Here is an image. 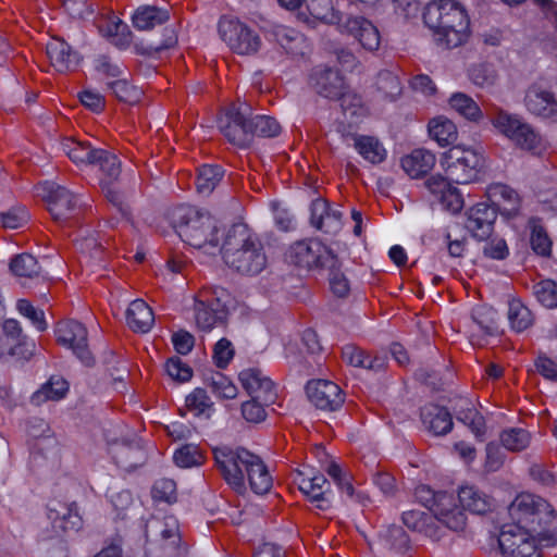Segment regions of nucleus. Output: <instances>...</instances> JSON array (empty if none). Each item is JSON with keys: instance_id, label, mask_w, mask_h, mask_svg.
Segmentation results:
<instances>
[{"instance_id": "nucleus-1", "label": "nucleus", "mask_w": 557, "mask_h": 557, "mask_svg": "<svg viewBox=\"0 0 557 557\" xmlns=\"http://www.w3.org/2000/svg\"><path fill=\"white\" fill-rule=\"evenodd\" d=\"M213 456L221 475L235 492L246 491V479L257 495L271 490L273 480L260 456L244 447L230 446L215 447Z\"/></svg>"}, {"instance_id": "nucleus-2", "label": "nucleus", "mask_w": 557, "mask_h": 557, "mask_svg": "<svg viewBox=\"0 0 557 557\" xmlns=\"http://www.w3.org/2000/svg\"><path fill=\"white\" fill-rule=\"evenodd\" d=\"M220 252L226 265L245 275L259 274L268 261L261 239L244 223L228 227Z\"/></svg>"}, {"instance_id": "nucleus-3", "label": "nucleus", "mask_w": 557, "mask_h": 557, "mask_svg": "<svg viewBox=\"0 0 557 557\" xmlns=\"http://www.w3.org/2000/svg\"><path fill=\"white\" fill-rule=\"evenodd\" d=\"M423 20L437 44L450 49L463 44L470 21L466 9L456 0H433L424 9Z\"/></svg>"}, {"instance_id": "nucleus-4", "label": "nucleus", "mask_w": 557, "mask_h": 557, "mask_svg": "<svg viewBox=\"0 0 557 557\" xmlns=\"http://www.w3.org/2000/svg\"><path fill=\"white\" fill-rule=\"evenodd\" d=\"M175 228L181 239L189 246L208 255L220 252V227L208 211L193 207L180 208L175 213Z\"/></svg>"}, {"instance_id": "nucleus-5", "label": "nucleus", "mask_w": 557, "mask_h": 557, "mask_svg": "<svg viewBox=\"0 0 557 557\" xmlns=\"http://www.w3.org/2000/svg\"><path fill=\"white\" fill-rule=\"evenodd\" d=\"M512 520L506 525H517L519 532L542 535L553 527L556 520L555 510L542 497L523 493L518 495L508 507Z\"/></svg>"}, {"instance_id": "nucleus-6", "label": "nucleus", "mask_w": 557, "mask_h": 557, "mask_svg": "<svg viewBox=\"0 0 557 557\" xmlns=\"http://www.w3.org/2000/svg\"><path fill=\"white\" fill-rule=\"evenodd\" d=\"M441 166L448 181L469 184L479 178L484 166V157L473 148L454 146L442 154Z\"/></svg>"}, {"instance_id": "nucleus-7", "label": "nucleus", "mask_w": 557, "mask_h": 557, "mask_svg": "<svg viewBox=\"0 0 557 557\" xmlns=\"http://www.w3.org/2000/svg\"><path fill=\"white\" fill-rule=\"evenodd\" d=\"M414 498L431 510L449 530L461 531L465 528L466 515L456 505L454 495L435 492L429 485L420 484L414 490Z\"/></svg>"}, {"instance_id": "nucleus-8", "label": "nucleus", "mask_w": 557, "mask_h": 557, "mask_svg": "<svg viewBox=\"0 0 557 557\" xmlns=\"http://www.w3.org/2000/svg\"><path fill=\"white\" fill-rule=\"evenodd\" d=\"M144 533L150 549H161L163 557H185L187 548L181 543L178 521L175 517H151L145 524Z\"/></svg>"}, {"instance_id": "nucleus-9", "label": "nucleus", "mask_w": 557, "mask_h": 557, "mask_svg": "<svg viewBox=\"0 0 557 557\" xmlns=\"http://www.w3.org/2000/svg\"><path fill=\"white\" fill-rule=\"evenodd\" d=\"M495 128L512 140L521 149L540 153L544 149L542 136L519 115L496 109L491 116Z\"/></svg>"}, {"instance_id": "nucleus-10", "label": "nucleus", "mask_w": 557, "mask_h": 557, "mask_svg": "<svg viewBox=\"0 0 557 557\" xmlns=\"http://www.w3.org/2000/svg\"><path fill=\"white\" fill-rule=\"evenodd\" d=\"M286 256L290 263L305 270H321L337 267L338 264L337 255L315 238L294 243Z\"/></svg>"}, {"instance_id": "nucleus-11", "label": "nucleus", "mask_w": 557, "mask_h": 557, "mask_svg": "<svg viewBox=\"0 0 557 557\" xmlns=\"http://www.w3.org/2000/svg\"><path fill=\"white\" fill-rule=\"evenodd\" d=\"M195 304V320L197 326L205 331L223 325L228 314V293L221 287H215L210 293L202 295Z\"/></svg>"}, {"instance_id": "nucleus-12", "label": "nucleus", "mask_w": 557, "mask_h": 557, "mask_svg": "<svg viewBox=\"0 0 557 557\" xmlns=\"http://www.w3.org/2000/svg\"><path fill=\"white\" fill-rule=\"evenodd\" d=\"M310 84L320 96L339 100L344 109L349 98L358 101L357 95L346 89L344 77L335 69L315 67L310 75Z\"/></svg>"}, {"instance_id": "nucleus-13", "label": "nucleus", "mask_w": 557, "mask_h": 557, "mask_svg": "<svg viewBox=\"0 0 557 557\" xmlns=\"http://www.w3.org/2000/svg\"><path fill=\"white\" fill-rule=\"evenodd\" d=\"M536 536L519 532L517 525H503L498 544L504 557H542Z\"/></svg>"}, {"instance_id": "nucleus-14", "label": "nucleus", "mask_w": 557, "mask_h": 557, "mask_svg": "<svg viewBox=\"0 0 557 557\" xmlns=\"http://www.w3.org/2000/svg\"><path fill=\"white\" fill-rule=\"evenodd\" d=\"M57 342L72 349L74 355L86 366L94 363V358L88 349L87 329L78 321L66 320L58 323L55 327Z\"/></svg>"}, {"instance_id": "nucleus-15", "label": "nucleus", "mask_w": 557, "mask_h": 557, "mask_svg": "<svg viewBox=\"0 0 557 557\" xmlns=\"http://www.w3.org/2000/svg\"><path fill=\"white\" fill-rule=\"evenodd\" d=\"M219 33L223 41L239 54L257 52L261 44L259 36L238 21L221 18Z\"/></svg>"}, {"instance_id": "nucleus-16", "label": "nucleus", "mask_w": 557, "mask_h": 557, "mask_svg": "<svg viewBox=\"0 0 557 557\" xmlns=\"http://www.w3.org/2000/svg\"><path fill=\"white\" fill-rule=\"evenodd\" d=\"M248 104L232 107L219 119V128L224 136L239 147H247L251 141Z\"/></svg>"}, {"instance_id": "nucleus-17", "label": "nucleus", "mask_w": 557, "mask_h": 557, "mask_svg": "<svg viewBox=\"0 0 557 557\" xmlns=\"http://www.w3.org/2000/svg\"><path fill=\"white\" fill-rule=\"evenodd\" d=\"M40 190L49 212L57 221L67 219L79 206V198L74 193L54 182H45Z\"/></svg>"}, {"instance_id": "nucleus-18", "label": "nucleus", "mask_w": 557, "mask_h": 557, "mask_svg": "<svg viewBox=\"0 0 557 557\" xmlns=\"http://www.w3.org/2000/svg\"><path fill=\"white\" fill-rule=\"evenodd\" d=\"M341 33L348 34L368 51H375L381 44V35L377 27L361 15H347L339 27Z\"/></svg>"}, {"instance_id": "nucleus-19", "label": "nucleus", "mask_w": 557, "mask_h": 557, "mask_svg": "<svg viewBox=\"0 0 557 557\" xmlns=\"http://www.w3.org/2000/svg\"><path fill=\"white\" fill-rule=\"evenodd\" d=\"M306 393L310 403L320 410L335 411L344 403L342 389L331 381H310L306 386Z\"/></svg>"}, {"instance_id": "nucleus-20", "label": "nucleus", "mask_w": 557, "mask_h": 557, "mask_svg": "<svg viewBox=\"0 0 557 557\" xmlns=\"http://www.w3.org/2000/svg\"><path fill=\"white\" fill-rule=\"evenodd\" d=\"M496 219L497 210L485 202H480L468 210L466 228L478 240H486L494 231Z\"/></svg>"}, {"instance_id": "nucleus-21", "label": "nucleus", "mask_w": 557, "mask_h": 557, "mask_svg": "<svg viewBox=\"0 0 557 557\" xmlns=\"http://www.w3.org/2000/svg\"><path fill=\"white\" fill-rule=\"evenodd\" d=\"M527 110L542 119L557 117V97L541 84L531 85L524 96Z\"/></svg>"}, {"instance_id": "nucleus-22", "label": "nucleus", "mask_w": 557, "mask_h": 557, "mask_svg": "<svg viewBox=\"0 0 557 557\" xmlns=\"http://www.w3.org/2000/svg\"><path fill=\"white\" fill-rule=\"evenodd\" d=\"M243 388L251 398L261 399L264 403H274L276 391L273 382L261 370L249 368L243 370L239 375Z\"/></svg>"}, {"instance_id": "nucleus-23", "label": "nucleus", "mask_w": 557, "mask_h": 557, "mask_svg": "<svg viewBox=\"0 0 557 557\" xmlns=\"http://www.w3.org/2000/svg\"><path fill=\"white\" fill-rule=\"evenodd\" d=\"M451 183L441 175H434L426 180L425 186L445 210L458 213L463 207V198Z\"/></svg>"}, {"instance_id": "nucleus-24", "label": "nucleus", "mask_w": 557, "mask_h": 557, "mask_svg": "<svg viewBox=\"0 0 557 557\" xmlns=\"http://www.w3.org/2000/svg\"><path fill=\"white\" fill-rule=\"evenodd\" d=\"M299 490L315 504L320 510H327L331 507V484L323 474L306 475L298 473Z\"/></svg>"}, {"instance_id": "nucleus-25", "label": "nucleus", "mask_w": 557, "mask_h": 557, "mask_svg": "<svg viewBox=\"0 0 557 557\" xmlns=\"http://www.w3.org/2000/svg\"><path fill=\"white\" fill-rule=\"evenodd\" d=\"M310 224L326 234H335L342 227V212L331 208L322 198H317L310 206Z\"/></svg>"}, {"instance_id": "nucleus-26", "label": "nucleus", "mask_w": 557, "mask_h": 557, "mask_svg": "<svg viewBox=\"0 0 557 557\" xmlns=\"http://www.w3.org/2000/svg\"><path fill=\"white\" fill-rule=\"evenodd\" d=\"M47 517L57 536L67 530H78L82 524L75 503L67 505L60 502H51L48 505Z\"/></svg>"}, {"instance_id": "nucleus-27", "label": "nucleus", "mask_w": 557, "mask_h": 557, "mask_svg": "<svg viewBox=\"0 0 557 557\" xmlns=\"http://www.w3.org/2000/svg\"><path fill=\"white\" fill-rule=\"evenodd\" d=\"M46 49L52 66L60 73L72 71L79 63L78 53L61 38H52Z\"/></svg>"}, {"instance_id": "nucleus-28", "label": "nucleus", "mask_w": 557, "mask_h": 557, "mask_svg": "<svg viewBox=\"0 0 557 557\" xmlns=\"http://www.w3.org/2000/svg\"><path fill=\"white\" fill-rule=\"evenodd\" d=\"M421 421L429 432L436 436L446 435L453 429L454 422L447 408L428 404L421 408Z\"/></svg>"}, {"instance_id": "nucleus-29", "label": "nucleus", "mask_w": 557, "mask_h": 557, "mask_svg": "<svg viewBox=\"0 0 557 557\" xmlns=\"http://www.w3.org/2000/svg\"><path fill=\"white\" fill-rule=\"evenodd\" d=\"M10 270L14 276L21 280V284L24 286H26L27 281L46 277L37 258L27 252L14 256L10 261Z\"/></svg>"}, {"instance_id": "nucleus-30", "label": "nucleus", "mask_w": 557, "mask_h": 557, "mask_svg": "<svg viewBox=\"0 0 557 557\" xmlns=\"http://www.w3.org/2000/svg\"><path fill=\"white\" fill-rule=\"evenodd\" d=\"M169 18L170 12L168 9L145 4L134 11L132 23L138 30H150L166 23Z\"/></svg>"}, {"instance_id": "nucleus-31", "label": "nucleus", "mask_w": 557, "mask_h": 557, "mask_svg": "<svg viewBox=\"0 0 557 557\" xmlns=\"http://www.w3.org/2000/svg\"><path fill=\"white\" fill-rule=\"evenodd\" d=\"M435 156L426 149H414L401 158L403 170L412 178H418L430 172L435 165Z\"/></svg>"}, {"instance_id": "nucleus-32", "label": "nucleus", "mask_w": 557, "mask_h": 557, "mask_svg": "<svg viewBox=\"0 0 557 557\" xmlns=\"http://www.w3.org/2000/svg\"><path fill=\"white\" fill-rule=\"evenodd\" d=\"M89 165L101 172L100 184H112L121 174V162L117 157L101 148H96Z\"/></svg>"}, {"instance_id": "nucleus-33", "label": "nucleus", "mask_w": 557, "mask_h": 557, "mask_svg": "<svg viewBox=\"0 0 557 557\" xmlns=\"http://www.w3.org/2000/svg\"><path fill=\"white\" fill-rule=\"evenodd\" d=\"M454 412L458 421L462 422L472 431L476 437H483L485 434V419L474 408L468 398H459L454 406Z\"/></svg>"}, {"instance_id": "nucleus-34", "label": "nucleus", "mask_w": 557, "mask_h": 557, "mask_svg": "<svg viewBox=\"0 0 557 557\" xmlns=\"http://www.w3.org/2000/svg\"><path fill=\"white\" fill-rule=\"evenodd\" d=\"M126 322L134 332H149L154 323L152 309L143 299H136L127 308Z\"/></svg>"}, {"instance_id": "nucleus-35", "label": "nucleus", "mask_w": 557, "mask_h": 557, "mask_svg": "<svg viewBox=\"0 0 557 557\" xmlns=\"http://www.w3.org/2000/svg\"><path fill=\"white\" fill-rule=\"evenodd\" d=\"M458 499L465 510L474 515H484L488 512L493 506L492 498L472 485L460 487Z\"/></svg>"}, {"instance_id": "nucleus-36", "label": "nucleus", "mask_w": 557, "mask_h": 557, "mask_svg": "<svg viewBox=\"0 0 557 557\" xmlns=\"http://www.w3.org/2000/svg\"><path fill=\"white\" fill-rule=\"evenodd\" d=\"M354 147L358 153L371 164H380L387 157V151L383 144L373 136H355Z\"/></svg>"}, {"instance_id": "nucleus-37", "label": "nucleus", "mask_w": 557, "mask_h": 557, "mask_svg": "<svg viewBox=\"0 0 557 557\" xmlns=\"http://www.w3.org/2000/svg\"><path fill=\"white\" fill-rule=\"evenodd\" d=\"M67 391V382L59 375H52L47 383L32 395L30 401L36 406L49 400L57 401L62 399Z\"/></svg>"}, {"instance_id": "nucleus-38", "label": "nucleus", "mask_w": 557, "mask_h": 557, "mask_svg": "<svg viewBox=\"0 0 557 557\" xmlns=\"http://www.w3.org/2000/svg\"><path fill=\"white\" fill-rule=\"evenodd\" d=\"M343 360L356 368H362L367 370L377 371L383 368V359L379 357H371L366 354L364 350L355 346L346 345L342 349Z\"/></svg>"}, {"instance_id": "nucleus-39", "label": "nucleus", "mask_w": 557, "mask_h": 557, "mask_svg": "<svg viewBox=\"0 0 557 557\" xmlns=\"http://www.w3.org/2000/svg\"><path fill=\"white\" fill-rule=\"evenodd\" d=\"M430 136L442 147L451 145L458 137L456 125L444 116H437L429 122Z\"/></svg>"}, {"instance_id": "nucleus-40", "label": "nucleus", "mask_w": 557, "mask_h": 557, "mask_svg": "<svg viewBox=\"0 0 557 557\" xmlns=\"http://www.w3.org/2000/svg\"><path fill=\"white\" fill-rule=\"evenodd\" d=\"M311 16L324 24L337 25L338 28L345 16L335 10L331 0H311L308 5Z\"/></svg>"}, {"instance_id": "nucleus-41", "label": "nucleus", "mask_w": 557, "mask_h": 557, "mask_svg": "<svg viewBox=\"0 0 557 557\" xmlns=\"http://www.w3.org/2000/svg\"><path fill=\"white\" fill-rule=\"evenodd\" d=\"M507 318L510 327L517 333L525 331L533 324L532 312L518 299L509 301Z\"/></svg>"}, {"instance_id": "nucleus-42", "label": "nucleus", "mask_w": 557, "mask_h": 557, "mask_svg": "<svg viewBox=\"0 0 557 557\" xmlns=\"http://www.w3.org/2000/svg\"><path fill=\"white\" fill-rule=\"evenodd\" d=\"M450 107L465 119L476 122L482 117L478 103L468 95L456 92L449 98Z\"/></svg>"}, {"instance_id": "nucleus-43", "label": "nucleus", "mask_w": 557, "mask_h": 557, "mask_svg": "<svg viewBox=\"0 0 557 557\" xmlns=\"http://www.w3.org/2000/svg\"><path fill=\"white\" fill-rule=\"evenodd\" d=\"M499 438L507 450L521 451L530 445L531 434L522 428H508L502 431Z\"/></svg>"}, {"instance_id": "nucleus-44", "label": "nucleus", "mask_w": 557, "mask_h": 557, "mask_svg": "<svg viewBox=\"0 0 557 557\" xmlns=\"http://www.w3.org/2000/svg\"><path fill=\"white\" fill-rule=\"evenodd\" d=\"M223 175L224 171L220 165H202L198 171L197 190L203 195L211 194Z\"/></svg>"}, {"instance_id": "nucleus-45", "label": "nucleus", "mask_w": 557, "mask_h": 557, "mask_svg": "<svg viewBox=\"0 0 557 557\" xmlns=\"http://www.w3.org/2000/svg\"><path fill=\"white\" fill-rule=\"evenodd\" d=\"M63 152L75 163L89 165L96 148L88 143L66 139L61 144Z\"/></svg>"}, {"instance_id": "nucleus-46", "label": "nucleus", "mask_w": 557, "mask_h": 557, "mask_svg": "<svg viewBox=\"0 0 557 557\" xmlns=\"http://www.w3.org/2000/svg\"><path fill=\"white\" fill-rule=\"evenodd\" d=\"M185 403L187 409L197 417L210 418L213 412V403L203 388H195Z\"/></svg>"}, {"instance_id": "nucleus-47", "label": "nucleus", "mask_w": 557, "mask_h": 557, "mask_svg": "<svg viewBox=\"0 0 557 557\" xmlns=\"http://www.w3.org/2000/svg\"><path fill=\"white\" fill-rule=\"evenodd\" d=\"M107 88L122 102L134 104L141 98V90L131 85L125 78L106 82Z\"/></svg>"}, {"instance_id": "nucleus-48", "label": "nucleus", "mask_w": 557, "mask_h": 557, "mask_svg": "<svg viewBox=\"0 0 557 557\" xmlns=\"http://www.w3.org/2000/svg\"><path fill=\"white\" fill-rule=\"evenodd\" d=\"M249 126L251 128V138L259 137H275L281 133V125L278 122L269 115H251L249 112Z\"/></svg>"}, {"instance_id": "nucleus-49", "label": "nucleus", "mask_w": 557, "mask_h": 557, "mask_svg": "<svg viewBox=\"0 0 557 557\" xmlns=\"http://www.w3.org/2000/svg\"><path fill=\"white\" fill-rule=\"evenodd\" d=\"M472 319L486 335H496L498 333L497 312L493 308L486 306L474 308Z\"/></svg>"}, {"instance_id": "nucleus-50", "label": "nucleus", "mask_w": 557, "mask_h": 557, "mask_svg": "<svg viewBox=\"0 0 557 557\" xmlns=\"http://www.w3.org/2000/svg\"><path fill=\"white\" fill-rule=\"evenodd\" d=\"M377 90L385 99L394 100L401 92L399 78L391 71H381L376 79Z\"/></svg>"}, {"instance_id": "nucleus-51", "label": "nucleus", "mask_w": 557, "mask_h": 557, "mask_svg": "<svg viewBox=\"0 0 557 557\" xmlns=\"http://www.w3.org/2000/svg\"><path fill=\"white\" fill-rule=\"evenodd\" d=\"M386 546L396 552H405L409 547V539L404 529L399 525H389L381 534Z\"/></svg>"}, {"instance_id": "nucleus-52", "label": "nucleus", "mask_w": 557, "mask_h": 557, "mask_svg": "<svg viewBox=\"0 0 557 557\" xmlns=\"http://www.w3.org/2000/svg\"><path fill=\"white\" fill-rule=\"evenodd\" d=\"M173 460L181 468H191L201 465L202 455L197 446L186 444L175 450Z\"/></svg>"}, {"instance_id": "nucleus-53", "label": "nucleus", "mask_w": 557, "mask_h": 557, "mask_svg": "<svg viewBox=\"0 0 557 557\" xmlns=\"http://www.w3.org/2000/svg\"><path fill=\"white\" fill-rule=\"evenodd\" d=\"M534 295L544 307H557V284L554 281L544 280L535 284Z\"/></svg>"}, {"instance_id": "nucleus-54", "label": "nucleus", "mask_w": 557, "mask_h": 557, "mask_svg": "<svg viewBox=\"0 0 557 557\" xmlns=\"http://www.w3.org/2000/svg\"><path fill=\"white\" fill-rule=\"evenodd\" d=\"M212 393L220 398L233 399L237 396V387L224 374L216 372L210 379Z\"/></svg>"}, {"instance_id": "nucleus-55", "label": "nucleus", "mask_w": 557, "mask_h": 557, "mask_svg": "<svg viewBox=\"0 0 557 557\" xmlns=\"http://www.w3.org/2000/svg\"><path fill=\"white\" fill-rule=\"evenodd\" d=\"M95 71L108 81L117 79L123 74L121 66L113 62L110 57L101 54L94 60Z\"/></svg>"}, {"instance_id": "nucleus-56", "label": "nucleus", "mask_w": 557, "mask_h": 557, "mask_svg": "<svg viewBox=\"0 0 557 557\" xmlns=\"http://www.w3.org/2000/svg\"><path fill=\"white\" fill-rule=\"evenodd\" d=\"M533 251L542 257H548L552 252V240L541 225H534L530 238Z\"/></svg>"}, {"instance_id": "nucleus-57", "label": "nucleus", "mask_w": 557, "mask_h": 557, "mask_svg": "<svg viewBox=\"0 0 557 557\" xmlns=\"http://www.w3.org/2000/svg\"><path fill=\"white\" fill-rule=\"evenodd\" d=\"M491 193L495 197L499 196L508 203V207H505L504 210L507 211L509 215H513L518 212L520 198L515 189L504 184H496L491 188Z\"/></svg>"}, {"instance_id": "nucleus-58", "label": "nucleus", "mask_w": 557, "mask_h": 557, "mask_svg": "<svg viewBox=\"0 0 557 557\" xmlns=\"http://www.w3.org/2000/svg\"><path fill=\"white\" fill-rule=\"evenodd\" d=\"M326 472L343 493L350 498L354 497L355 490L351 484V478L347 472L343 471V469L333 461L327 466Z\"/></svg>"}, {"instance_id": "nucleus-59", "label": "nucleus", "mask_w": 557, "mask_h": 557, "mask_svg": "<svg viewBox=\"0 0 557 557\" xmlns=\"http://www.w3.org/2000/svg\"><path fill=\"white\" fill-rule=\"evenodd\" d=\"M272 403H264L261 399L251 398L242 405V414L244 419L251 423H259L267 417L264 407Z\"/></svg>"}, {"instance_id": "nucleus-60", "label": "nucleus", "mask_w": 557, "mask_h": 557, "mask_svg": "<svg viewBox=\"0 0 557 557\" xmlns=\"http://www.w3.org/2000/svg\"><path fill=\"white\" fill-rule=\"evenodd\" d=\"M18 312L30 320L33 325L42 332L47 329L45 313L42 310L36 309L27 299H20L16 304Z\"/></svg>"}, {"instance_id": "nucleus-61", "label": "nucleus", "mask_w": 557, "mask_h": 557, "mask_svg": "<svg viewBox=\"0 0 557 557\" xmlns=\"http://www.w3.org/2000/svg\"><path fill=\"white\" fill-rule=\"evenodd\" d=\"M152 497L159 502L173 503L176 500V483L171 479H160L154 482Z\"/></svg>"}, {"instance_id": "nucleus-62", "label": "nucleus", "mask_w": 557, "mask_h": 557, "mask_svg": "<svg viewBox=\"0 0 557 557\" xmlns=\"http://www.w3.org/2000/svg\"><path fill=\"white\" fill-rule=\"evenodd\" d=\"M165 371L177 382H187L193 376V370L180 357H172L165 363Z\"/></svg>"}, {"instance_id": "nucleus-63", "label": "nucleus", "mask_w": 557, "mask_h": 557, "mask_svg": "<svg viewBox=\"0 0 557 557\" xmlns=\"http://www.w3.org/2000/svg\"><path fill=\"white\" fill-rule=\"evenodd\" d=\"M108 35L113 37V44L121 49L128 47L131 44L128 26L119 18L108 24Z\"/></svg>"}, {"instance_id": "nucleus-64", "label": "nucleus", "mask_w": 557, "mask_h": 557, "mask_svg": "<svg viewBox=\"0 0 557 557\" xmlns=\"http://www.w3.org/2000/svg\"><path fill=\"white\" fill-rule=\"evenodd\" d=\"M234 357L232 343L226 338H221L214 345L213 359L218 368L224 369Z\"/></svg>"}]
</instances>
